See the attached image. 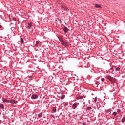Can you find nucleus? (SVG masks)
Instances as JSON below:
<instances>
[{"label":"nucleus","instance_id":"nucleus-1","mask_svg":"<svg viewBox=\"0 0 125 125\" xmlns=\"http://www.w3.org/2000/svg\"><path fill=\"white\" fill-rule=\"evenodd\" d=\"M107 78L110 82H111V83H115V82H117V79L112 77L111 76H107Z\"/></svg>","mask_w":125,"mask_h":125},{"label":"nucleus","instance_id":"nucleus-2","mask_svg":"<svg viewBox=\"0 0 125 125\" xmlns=\"http://www.w3.org/2000/svg\"><path fill=\"white\" fill-rule=\"evenodd\" d=\"M59 41L61 42L62 44V45H64V46H68V45H69V43L64 41V40H63L62 39H59Z\"/></svg>","mask_w":125,"mask_h":125},{"label":"nucleus","instance_id":"nucleus-3","mask_svg":"<svg viewBox=\"0 0 125 125\" xmlns=\"http://www.w3.org/2000/svg\"><path fill=\"white\" fill-rule=\"evenodd\" d=\"M42 42H41L40 41H36L35 46L38 47V46H42Z\"/></svg>","mask_w":125,"mask_h":125},{"label":"nucleus","instance_id":"nucleus-4","mask_svg":"<svg viewBox=\"0 0 125 125\" xmlns=\"http://www.w3.org/2000/svg\"><path fill=\"white\" fill-rule=\"evenodd\" d=\"M62 10H63L62 12L65 13V12L64 11H68V10H69V9H68L67 7L64 6L62 7Z\"/></svg>","mask_w":125,"mask_h":125},{"label":"nucleus","instance_id":"nucleus-5","mask_svg":"<svg viewBox=\"0 0 125 125\" xmlns=\"http://www.w3.org/2000/svg\"><path fill=\"white\" fill-rule=\"evenodd\" d=\"M9 103H12L13 104H16L17 101L14 100H11L9 101Z\"/></svg>","mask_w":125,"mask_h":125},{"label":"nucleus","instance_id":"nucleus-6","mask_svg":"<svg viewBox=\"0 0 125 125\" xmlns=\"http://www.w3.org/2000/svg\"><path fill=\"white\" fill-rule=\"evenodd\" d=\"M63 31L64 32V33H68V32H69V30L66 27H64L63 28Z\"/></svg>","mask_w":125,"mask_h":125},{"label":"nucleus","instance_id":"nucleus-7","mask_svg":"<svg viewBox=\"0 0 125 125\" xmlns=\"http://www.w3.org/2000/svg\"><path fill=\"white\" fill-rule=\"evenodd\" d=\"M31 98L32 99H37V98H38V96L37 95L33 94L32 95Z\"/></svg>","mask_w":125,"mask_h":125},{"label":"nucleus","instance_id":"nucleus-8","mask_svg":"<svg viewBox=\"0 0 125 125\" xmlns=\"http://www.w3.org/2000/svg\"><path fill=\"white\" fill-rule=\"evenodd\" d=\"M77 106H78V105H77V104L74 103V104H73L72 105V108L76 109V108H77Z\"/></svg>","mask_w":125,"mask_h":125},{"label":"nucleus","instance_id":"nucleus-9","mask_svg":"<svg viewBox=\"0 0 125 125\" xmlns=\"http://www.w3.org/2000/svg\"><path fill=\"white\" fill-rule=\"evenodd\" d=\"M2 101H3V102H7L8 103H9L10 101L6 99L3 98L2 99Z\"/></svg>","mask_w":125,"mask_h":125},{"label":"nucleus","instance_id":"nucleus-10","mask_svg":"<svg viewBox=\"0 0 125 125\" xmlns=\"http://www.w3.org/2000/svg\"><path fill=\"white\" fill-rule=\"evenodd\" d=\"M95 7L96 8H100V7H101V5H100L99 4H96L95 5Z\"/></svg>","mask_w":125,"mask_h":125},{"label":"nucleus","instance_id":"nucleus-11","mask_svg":"<svg viewBox=\"0 0 125 125\" xmlns=\"http://www.w3.org/2000/svg\"><path fill=\"white\" fill-rule=\"evenodd\" d=\"M28 25L27 28L29 29H31L32 27V23H28Z\"/></svg>","mask_w":125,"mask_h":125},{"label":"nucleus","instance_id":"nucleus-12","mask_svg":"<svg viewBox=\"0 0 125 125\" xmlns=\"http://www.w3.org/2000/svg\"><path fill=\"white\" fill-rule=\"evenodd\" d=\"M0 108H1V109H4V106L1 103L0 104Z\"/></svg>","mask_w":125,"mask_h":125},{"label":"nucleus","instance_id":"nucleus-13","mask_svg":"<svg viewBox=\"0 0 125 125\" xmlns=\"http://www.w3.org/2000/svg\"><path fill=\"white\" fill-rule=\"evenodd\" d=\"M39 118H42V113H40L38 114Z\"/></svg>","mask_w":125,"mask_h":125},{"label":"nucleus","instance_id":"nucleus-14","mask_svg":"<svg viewBox=\"0 0 125 125\" xmlns=\"http://www.w3.org/2000/svg\"><path fill=\"white\" fill-rule=\"evenodd\" d=\"M83 98V96H79L78 97H77V99L78 100H81V99Z\"/></svg>","mask_w":125,"mask_h":125},{"label":"nucleus","instance_id":"nucleus-15","mask_svg":"<svg viewBox=\"0 0 125 125\" xmlns=\"http://www.w3.org/2000/svg\"><path fill=\"white\" fill-rule=\"evenodd\" d=\"M53 112H54V113H56V108H55V107H53Z\"/></svg>","mask_w":125,"mask_h":125},{"label":"nucleus","instance_id":"nucleus-16","mask_svg":"<svg viewBox=\"0 0 125 125\" xmlns=\"http://www.w3.org/2000/svg\"><path fill=\"white\" fill-rule=\"evenodd\" d=\"M122 123H125V117H124L122 118Z\"/></svg>","mask_w":125,"mask_h":125},{"label":"nucleus","instance_id":"nucleus-17","mask_svg":"<svg viewBox=\"0 0 125 125\" xmlns=\"http://www.w3.org/2000/svg\"><path fill=\"white\" fill-rule=\"evenodd\" d=\"M21 43H23V42H24V39L23 38L21 39Z\"/></svg>","mask_w":125,"mask_h":125},{"label":"nucleus","instance_id":"nucleus-18","mask_svg":"<svg viewBox=\"0 0 125 125\" xmlns=\"http://www.w3.org/2000/svg\"><path fill=\"white\" fill-rule=\"evenodd\" d=\"M111 111H112V109H109L107 110V113H108L109 114H111Z\"/></svg>","mask_w":125,"mask_h":125},{"label":"nucleus","instance_id":"nucleus-19","mask_svg":"<svg viewBox=\"0 0 125 125\" xmlns=\"http://www.w3.org/2000/svg\"><path fill=\"white\" fill-rule=\"evenodd\" d=\"M21 15H22V16H24V15H25V12H21Z\"/></svg>","mask_w":125,"mask_h":125},{"label":"nucleus","instance_id":"nucleus-20","mask_svg":"<svg viewBox=\"0 0 125 125\" xmlns=\"http://www.w3.org/2000/svg\"><path fill=\"white\" fill-rule=\"evenodd\" d=\"M80 102H83V101H84V99H83V98L80 99Z\"/></svg>","mask_w":125,"mask_h":125},{"label":"nucleus","instance_id":"nucleus-21","mask_svg":"<svg viewBox=\"0 0 125 125\" xmlns=\"http://www.w3.org/2000/svg\"><path fill=\"white\" fill-rule=\"evenodd\" d=\"M112 114L113 116H116L117 115V112H114Z\"/></svg>","mask_w":125,"mask_h":125},{"label":"nucleus","instance_id":"nucleus-22","mask_svg":"<svg viewBox=\"0 0 125 125\" xmlns=\"http://www.w3.org/2000/svg\"><path fill=\"white\" fill-rule=\"evenodd\" d=\"M115 71H120V68L119 67H117L116 68Z\"/></svg>","mask_w":125,"mask_h":125},{"label":"nucleus","instance_id":"nucleus-23","mask_svg":"<svg viewBox=\"0 0 125 125\" xmlns=\"http://www.w3.org/2000/svg\"><path fill=\"white\" fill-rule=\"evenodd\" d=\"M86 110H88V111H89V110H91V107H87Z\"/></svg>","mask_w":125,"mask_h":125},{"label":"nucleus","instance_id":"nucleus-24","mask_svg":"<svg viewBox=\"0 0 125 125\" xmlns=\"http://www.w3.org/2000/svg\"><path fill=\"white\" fill-rule=\"evenodd\" d=\"M29 80H33V77L31 76H29Z\"/></svg>","mask_w":125,"mask_h":125},{"label":"nucleus","instance_id":"nucleus-25","mask_svg":"<svg viewBox=\"0 0 125 125\" xmlns=\"http://www.w3.org/2000/svg\"><path fill=\"white\" fill-rule=\"evenodd\" d=\"M94 101H95V103H96V101H97V98H95L94 99Z\"/></svg>","mask_w":125,"mask_h":125},{"label":"nucleus","instance_id":"nucleus-26","mask_svg":"<svg viewBox=\"0 0 125 125\" xmlns=\"http://www.w3.org/2000/svg\"><path fill=\"white\" fill-rule=\"evenodd\" d=\"M101 81H102V82H104V81H105V79H104V78H102V79H101Z\"/></svg>","mask_w":125,"mask_h":125},{"label":"nucleus","instance_id":"nucleus-27","mask_svg":"<svg viewBox=\"0 0 125 125\" xmlns=\"http://www.w3.org/2000/svg\"><path fill=\"white\" fill-rule=\"evenodd\" d=\"M83 125H86V122H83Z\"/></svg>","mask_w":125,"mask_h":125},{"label":"nucleus","instance_id":"nucleus-28","mask_svg":"<svg viewBox=\"0 0 125 125\" xmlns=\"http://www.w3.org/2000/svg\"><path fill=\"white\" fill-rule=\"evenodd\" d=\"M0 29H2V26H1V25H0Z\"/></svg>","mask_w":125,"mask_h":125},{"label":"nucleus","instance_id":"nucleus-29","mask_svg":"<svg viewBox=\"0 0 125 125\" xmlns=\"http://www.w3.org/2000/svg\"><path fill=\"white\" fill-rule=\"evenodd\" d=\"M51 117H52V118H54V117H55V116H54V115H51Z\"/></svg>","mask_w":125,"mask_h":125},{"label":"nucleus","instance_id":"nucleus-30","mask_svg":"<svg viewBox=\"0 0 125 125\" xmlns=\"http://www.w3.org/2000/svg\"><path fill=\"white\" fill-rule=\"evenodd\" d=\"M1 123V120H0V124Z\"/></svg>","mask_w":125,"mask_h":125},{"label":"nucleus","instance_id":"nucleus-31","mask_svg":"<svg viewBox=\"0 0 125 125\" xmlns=\"http://www.w3.org/2000/svg\"><path fill=\"white\" fill-rule=\"evenodd\" d=\"M28 1H29L30 0H27Z\"/></svg>","mask_w":125,"mask_h":125}]
</instances>
